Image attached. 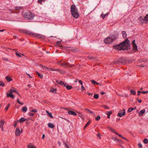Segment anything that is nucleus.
Instances as JSON below:
<instances>
[{"mask_svg":"<svg viewBox=\"0 0 148 148\" xmlns=\"http://www.w3.org/2000/svg\"><path fill=\"white\" fill-rule=\"evenodd\" d=\"M130 44L129 40L127 39L120 44L113 46V48L118 50H125L127 49L126 46Z\"/></svg>","mask_w":148,"mask_h":148,"instance_id":"obj_1","label":"nucleus"},{"mask_svg":"<svg viewBox=\"0 0 148 148\" xmlns=\"http://www.w3.org/2000/svg\"><path fill=\"white\" fill-rule=\"evenodd\" d=\"M71 12L73 16L75 18H78L79 14L77 9L75 5H72L71 7Z\"/></svg>","mask_w":148,"mask_h":148,"instance_id":"obj_2","label":"nucleus"},{"mask_svg":"<svg viewBox=\"0 0 148 148\" xmlns=\"http://www.w3.org/2000/svg\"><path fill=\"white\" fill-rule=\"evenodd\" d=\"M26 34H28L29 35L33 36L35 37H37L38 38H41L43 39H44L45 38V37L44 36L40 34L34 33L33 32L28 30H26Z\"/></svg>","mask_w":148,"mask_h":148,"instance_id":"obj_3","label":"nucleus"},{"mask_svg":"<svg viewBox=\"0 0 148 148\" xmlns=\"http://www.w3.org/2000/svg\"><path fill=\"white\" fill-rule=\"evenodd\" d=\"M34 16V15L29 11L26 12L23 14V16L25 18L29 20L32 19Z\"/></svg>","mask_w":148,"mask_h":148,"instance_id":"obj_4","label":"nucleus"},{"mask_svg":"<svg viewBox=\"0 0 148 148\" xmlns=\"http://www.w3.org/2000/svg\"><path fill=\"white\" fill-rule=\"evenodd\" d=\"M125 114V109H123V110L120 111L117 114V116L121 117H122L123 116H124Z\"/></svg>","mask_w":148,"mask_h":148,"instance_id":"obj_5","label":"nucleus"},{"mask_svg":"<svg viewBox=\"0 0 148 148\" xmlns=\"http://www.w3.org/2000/svg\"><path fill=\"white\" fill-rule=\"evenodd\" d=\"M104 41V42L106 44L111 43L113 41L110 37H108L105 38Z\"/></svg>","mask_w":148,"mask_h":148,"instance_id":"obj_6","label":"nucleus"},{"mask_svg":"<svg viewBox=\"0 0 148 148\" xmlns=\"http://www.w3.org/2000/svg\"><path fill=\"white\" fill-rule=\"evenodd\" d=\"M22 131H21L19 127H18L16 128L15 131V134L16 136H19L20 134L22 132Z\"/></svg>","mask_w":148,"mask_h":148,"instance_id":"obj_7","label":"nucleus"},{"mask_svg":"<svg viewBox=\"0 0 148 148\" xmlns=\"http://www.w3.org/2000/svg\"><path fill=\"white\" fill-rule=\"evenodd\" d=\"M135 40H134L132 41V44L133 47V49L134 50L136 51H137V46L136 44L135 43Z\"/></svg>","mask_w":148,"mask_h":148,"instance_id":"obj_8","label":"nucleus"},{"mask_svg":"<svg viewBox=\"0 0 148 148\" xmlns=\"http://www.w3.org/2000/svg\"><path fill=\"white\" fill-rule=\"evenodd\" d=\"M57 63L58 64L60 65L61 66H62L64 67V66H68V64H69V62H63V63H61L59 61H58L57 62Z\"/></svg>","mask_w":148,"mask_h":148,"instance_id":"obj_9","label":"nucleus"},{"mask_svg":"<svg viewBox=\"0 0 148 148\" xmlns=\"http://www.w3.org/2000/svg\"><path fill=\"white\" fill-rule=\"evenodd\" d=\"M118 34H116L112 35L110 37L112 39L113 41L118 37Z\"/></svg>","mask_w":148,"mask_h":148,"instance_id":"obj_10","label":"nucleus"},{"mask_svg":"<svg viewBox=\"0 0 148 148\" xmlns=\"http://www.w3.org/2000/svg\"><path fill=\"white\" fill-rule=\"evenodd\" d=\"M68 113L69 115H72L73 116H76L77 115L76 113L75 112L71 110H69Z\"/></svg>","mask_w":148,"mask_h":148,"instance_id":"obj_11","label":"nucleus"},{"mask_svg":"<svg viewBox=\"0 0 148 148\" xmlns=\"http://www.w3.org/2000/svg\"><path fill=\"white\" fill-rule=\"evenodd\" d=\"M119 62L120 64L123 63L125 62V60L123 58L121 57L119 59Z\"/></svg>","mask_w":148,"mask_h":148,"instance_id":"obj_12","label":"nucleus"},{"mask_svg":"<svg viewBox=\"0 0 148 148\" xmlns=\"http://www.w3.org/2000/svg\"><path fill=\"white\" fill-rule=\"evenodd\" d=\"M107 128L109 130L111 131L112 132L114 133V134H116V133H117L116 130L110 127H108Z\"/></svg>","mask_w":148,"mask_h":148,"instance_id":"obj_13","label":"nucleus"},{"mask_svg":"<svg viewBox=\"0 0 148 148\" xmlns=\"http://www.w3.org/2000/svg\"><path fill=\"white\" fill-rule=\"evenodd\" d=\"M13 92H16L17 94H18V95L20 96V95L18 93V92H17V91L15 90H12L11 89H10V93L12 94Z\"/></svg>","mask_w":148,"mask_h":148,"instance_id":"obj_14","label":"nucleus"},{"mask_svg":"<svg viewBox=\"0 0 148 148\" xmlns=\"http://www.w3.org/2000/svg\"><path fill=\"white\" fill-rule=\"evenodd\" d=\"M7 97H10L12 99H13L14 98V96L11 93H7Z\"/></svg>","mask_w":148,"mask_h":148,"instance_id":"obj_15","label":"nucleus"},{"mask_svg":"<svg viewBox=\"0 0 148 148\" xmlns=\"http://www.w3.org/2000/svg\"><path fill=\"white\" fill-rule=\"evenodd\" d=\"M48 126L49 128H53L54 127V125L53 123H48Z\"/></svg>","mask_w":148,"mask_h":148,"instance_id":"obj_16","label":"nucleus"},{"mask_svg":"<svg viewBox=\"0 0 148 148\" xmlns=\"http://www.w3.org/2000/svg\"><path fill=\"white\" fill-rule=\"evenodd\" d=\"M122 34L123 35V37L124 39L126 38H127V34L126 32L125 31H123L122 32Z\"/></svg>","mask_w":148,"mask_h":148,"instance_id":"obj_17","label":"nucleus"},{"mask_svg":"<svg viewBox=\"0 0 148 148\" xmlns=\"http://www.w3.org/2000/svg\"><path fill=\"white\" fill-rule=\"evenodd\" d=\"M27 110V108L26 106H24L22 108V111L23 112H25Z\"/></svg>","mask_w":148,"mask_h":148,"instance_id":"obj_18","label":"nucleus"},{"mask_svg":"<svg viewBox=\"0 0 148 148\" xmlns=\"http://www.w3.org/2000/svg\"><path fill=\"white\" fill-rule=\"evenodd\" d=\"M26 119H25L24 117H22L19 120H18V122H19V123H21L22 122L25 121L26 120Z\"/></svg>","mask_w":148,"mask_h":148,"instance_id":"obj_19","label":"nucleus"},{"mask_svg":"<svg viewBox=\"0 0 148 148\" xmlns=\"http://www.w3.org/2000/svg\"><path fill=\"white\" fill-rule=\"evenodd\" d=\"M112 111H107L106 113V114L108 115V118L110 119V115L112 114Z\"/></svg>","mask_w":148,"mask_h":148,"instance_id":"obj_20","label":"nucleus"},{"mask_svg":"<svg viewBox=\"0 0 148 148\" xmlns=\"http://www.w3.org/2000/svg\"><path fill=\"white\" fill-rule=\"evenodd\" d=\"M91 82L94 84H97L98 85H99L100 86L101 85V84L93 80H91Z\"/></svg>","mask_w":148,"mask_h":148,"instance_id":"obj_21","label":"nucleus"},{"mask_svg":"<svg viewBox=\"0 0 148 148\" xmlns=\"http://www.w3.org/2000/svg\"><path fill=\"white\" fill-rule=\"evenodd\" d=\"M64 87H66V88L68 90H70L72 88V86H71L68 85L67 84L66 85V86H64Z\"/></svg>","mask_w":148,"mask_h":148,"instance_id":"obj_22","label":"nucleus"},{"mask_svg":"<svg viewBox=\"0 0 148 148\" xmlns=\"http://www.w3.org/2000/svg\"><path fill=\"white\" fill-rule=\"evenodd\" d=\"M59 84L61 85H63L64 86H66V83H64V82L62 81H60L59 83Z\"/></svg>","mask_w":148,"mask_h":148,"instance_id":"obj_23","label":"nucleus"},{"mask_svg":"<svg viewBox=\"0 0 148 148\" xmlns=\"http://www.w3.org/2000/svg\"><path fill=\"white\" fill-rule=\"evenodd\" d=\"M27 147L28 148H36L34 145H32L31 144L28 145L27 146Z\"/></svg>","mask_w":148,"mask_h":148,"instance_id":"obj_24","label":"nucleus"},{"mask_svg":"<svg viewBox=\"0 0 148 148\" xmlns=\"http://www.w3.org/2000/svg\"><path fill=\"white\" fill-rule=\"evenodd\" d=\"M57 91V89H54L53 88H52L51 89V90L50 91V92H51L52 93H56V92Z\"/></svg>","mask_w":148,"mask_h":148,"instance_id":"obj_25","label":"nucleus"},{"mask_svg":"<svg viewBox=\"0 0 148 148\" xmlns=\"http://www.w3.org/2000/svg\"><path fill=\"white\" fill-rule=\"evenodd\" d=\"M148 21V14H147L144 18V20H143V23H145V21Z\"/></svg>","mask_w":148,"mask_h":148,"instance_id":"obj_26","label":"nucleus"},{"mask_svg":"<svg viewBox=\"0 0 148 148\" xmlns=\"http://www.w3.org/2000/svg\"><path fill=\"white\" fill-rule=\"evenodd\" d=\"M91 121H89L85 125L84 127V128L85 129L86 127H88L90 124Z\"/></svg>","mask_w":148,"mask_h":148,"instance_id":"obj_27","label":"nucleus"},{"mask_svg":"<svg viewBox=\"0 0 148 148\" xmlns=\"http://www.w3.org/2000/svg\"><path fill=\"white\" fill-rule=\"evenodd\" d=\"M145 109L142 110H141L139 113V115H140L141 114H143L145 113Z\"/></svg>","mask_w":148,"mask_h":148,"instance_id":"obj_28","label":"nucleus"},{"mask_svg":"<svg viewBox=\"0 0 148 148\" xmlns=\"http://www.w3.org/2000/svg\"><path fill=\"white\" fill-rule=\"evenodd\" d=\"M5 79L8 82H10L12 80V79L10 77H9L8 76H7L5 77Z\"/></svg>","mask_w":148,"mask_h":148,"instance_id":"obj_29","label":"nucleus"},{"mask_svg":"<svg viewBox=\"0 0 148 148\" xmlns=\"http://www.w3.org/2000/svg\"><path fill=\"white\" fill-rule=\"evenodd\" d=\"M4 124V122L3 120L0 121V127H3V125Z\"/></svg>","mask_w":148,"mask_h":148,"instance_id":"obj_30","label":"nucleus"},{"mask_svg":"<svg viewBox=\"0 0 148 148\" xmlns=\"http://www.w3.org/2000/svg\"><path fill=\"white\" fill-rule=\"evenodd\" d=\"M130 92L131 93V94L132 95H135L136 93V92L133 90H131Z\"/></svg>","mask_w":148,"mask_h":148,"instance_id":"obj_31","label":"nucleus"},{"mask_svg":"<svg viewBox=\"0 0 148 148\" xmlns=\"http://www.w3.org/2000/svg\"><path fill=\"white\" fill-rule=\"evenodd\" d=\"M107 14H106L104 15L103 13L101 14V17L103 19H104L106 17Z\"/></svg>","mask_w":148,"mask_h":148,"instance_id":"obj_32","label":"nucleus"},{"mask_svg":"<svg viewBox=\"0 0 148 148\" xmlns=\"http://www.w3.org/2000/svg\"><path fill=\"white\" fill-rule=\"evenodd\" d=\"M58 72L63 74H64L65 73V71L63 70H60L59 69Z\"/></svg>","mask_w":148,"mask_h":148,"instance_id":"obj_33","label":"nucleus"},{"mask_svg":"<svg viewBox=\"0 0 148 148\" xmlns=\"http://www.w3.org/2000/svg\"><path fill=\"white\" fill-rule=\"evenodd\" d=\"M18 120H17L16 121H14V127H16L17 125V123H18Z\"/></svg>","mask_w":148,"mask_h":148,"instance_id":"obj_34","label":"nucleus"},{"mask_svg":"<svg viewBox=\"0 0 148 148\" xmlns=\"http://www.w3.org/2000/svg\"><path fill=\"white\" fill-rule=\"evenodd\" d=\"M46 112L49 114V116L51 117V118H53V116H52V114L51 113H49L48 112L47 110L46 111Z\"/></svg>","mask_w":148,"mask_h":148,"instance_id":"obj_35","label":"nucleus"},{"mask_svg":"<svg viewBox=\"0 0 148 148\" xmlns=\"http://www.w3.org/2000/svg\"><path fill=\"white\" fill-rule=\"evenodd\" d=\"M85 110L87 111H88V112H89V113H93V112L92 111L88 109L87 108H86L85 109Z\"/></svg>","mask_w":148,"mask_h":148,"instance_id":"obj_36","label":"nucleus"},{"mask_svg":"<svg viewBox=\"0 0 148 148\" xmlns=\"http://www.w3.org/2000/svg\"><path fill=\"white\" fill-rule=\"evenodd\" d=\"M114 64H120L119 62V59L116 61H115L113 62Z\"/></svg>","mask_w":148,"mask_h":148,"instance_id":"obj_37","label":"nucleus"},{"mask_svg":"<svg viewBox=\"0 0 148 148\" xmlns=\"http://www.w3.org/2000/svg\"><path fill=\"white\" fill-rule=\"evenodd\" d=\"M36 73L39 77L40 78H42L43 75H42L37 72H36Z\"/></svg>","mask_w":148,"mask_h":148,"instance_id":"obj_38","label":"nucleus"},{"mask_svg":"<svg viewBox=\"0 0 148 148\" xmlns=\"http://www.w3.org/2000/svg\"><path fill=\"white\" fill-rule=\"evenodd\" d=\"M143 142L145 144H147L148 143V140L147 138H145L143 140Z\"/></svg>","mask_w":148,"mask_h":148,"instance_id":"obj_39","label":"nucleus"},{"mask_svg":"<svg viewBox=\"0 0 148 148\" xmlns=\"http://www.w3.org/2000/svg\"><path fill=\"white\" fill-rule=\"evenodd\" d=\"M133 110V108H129L128 110H127V112H131Z\"/></svg>","mask_w":148,"mask_h":148,"instance_id":"obj_40","label":"nucleus"},{"mask_svg":"<svg viewBox=\"0 0 148 148\" xmlns=\"http://www.w3.org/2000/svg\"><path fill=\"white\" fill-rule=\"evenodd\" d=\"M40 67L42 68V67L43 68V69H45L46 70H48V68L47 67H46L45 66H43L42 65H41L40 66Z\"/></svg>","mask_w":148,"mask_h":148,"instance_id":"obj_41","label":"nucleus"},{"mask_svg":"<svg viewBox=\"0 0 148 148\" xmlns=\"http://www.w3.org/2000/svg\"><path fill=\"white\" fill-rule=\"evenodd\" d=\"M94 97L96 99L98 98L99 95L97 94H95L94 95Z\"/></svg>","mask_w":148,"mask_h":148,"instance_id":"obj_42","label":"nucleus"},{"mask_svg":"<svg viewBox=\"0 0 148 148\" xmlns=\"http://www.w3.org/2000/svg\"><path fill=\"white\" fill-rule=\"evenodd\" d=\"M4 83L2 81H0V86H4Z\"/></svg>","mask_w":148,"mask_h":148,"instance_id":"obj_43","label":"nucleus"},{"mask_svg":"<svg viewBox=\"0 0 148 148\" xmlns=\"http://www.w3.org/2000/svg\"><path fill=\"white\" fill-rule=\"evenodd\" d=\"M19 54H21L20 53H18V52H16V55L18 57H21V56Z\"/></svg>","mask_w":148,"mask_h":148,"instance_id":"obj_44","label":"nucleus"},{"mask_svg":"<svg viewBox=\"0 0 148 148\" xmlns=\"http://www.w3.org/2000/svg\"><path fill=\"white\" fill-rule=\"evenodd\" d=\"M139 19L140 20V21H141V20H142L143 21H142L141 22L142 23H143V20H144V19L142 16H140L139 18Z\"/></svg>","mask_w":148,"mask_h":148,"instance_id":"obj_45","label":"nucleus"},{"mask_svg":"<svg viewBox=\"0 0 148 148\" xmlns=\"http://www.w3.org/2000/svg\"><path fill=\"white\" fill-rule=\"evenodd\" d=\"M103 107L106 109H109V107L108 106L106 105H103Z\"/></svg>","mask_w":148,"mask_h":148,"instance_id":"obj_46","label":"nucleus"},{"mask_svg":"<svg viewBox=\"0 0 148 148\" xmlns=\"http://www.w3.org/2000/svg\"><path fill=\"white\" fill-rule=\"evenodd\" d=\"M20 31L21 32L23 33H25L26 34V30H24V29H21L20 30Z\"/></svg>","mask_w":148,"mask_h":148,"instance_id":"obj_47","label":"nucleus"},{"mask_svg":"<svg viewBox=\"0 0 148 148\" xmlns=\"http://www.w3.org/2000/svg\"><path fill=\"white\" fill-rule=\"evenodd\" d=\"M10 104H8V105L7 106H6V107H5V110L6 111H7L9 108V107H10Z\"/></svg>","mask_w":148,"mask_h":148,"instance_id":"obj_48","label":"nucleus"},{"mask_svg":"<svg viewBox=\"0 0 148 148\" xmlns=\"http://www.w3.org/2000/svg\"><path fill=\"white\" fill-rule=\"evenodd\" d=\"M100 119V116H98L97 117L95 118V119L97 121L99 120Z\"/></svg>","mask_w":148,"mask_h":148,"instance_id":"obj_49","label":"nucleus"},{"mask_svg":"<svg viewBox=\"0 0 148 148\" xmlns=\"http://www.w3.org/2000/svg\"><path fill=\"white\" fill-rule=\"evenodd\" d=\"M21 8V7H19V6L16 7L15 8V9L16 10H19Z\"/></svg>","mask_w":148,"mask_h":148,"instance_id":"obj_50","label":"nucleus"},{"mask_svg":"<svg viewBox=\"0 0 148 148\" xmlns=\"http://www.w3.org/2000/svg\"><path fill=\"white\" fill-rule=\"evenodd\" d=\"M88 58L90 59H94L95 58H93L91 56H88Z\"/></svg>","mask_w":148,"mask_h":148,"instance_id":"obj_51","label":"nucleus"},{"mask_svg":"<svg viewBox=\"0 0 148 148\" xmlns=\"http://www.w3.org/2000/svg\"><path fill=\"white\" fill-rule=\"evenodd\" d=\"M31 112H37V110L36 109H33L31 111Z\"/></svg>","mask_w":148,"mask_h":148,"instance_id":"obj_52","label":"nucleus"},{"mask_svg":"<svg viewBox=\"0 0 148 148\" xmlns=\"http://www.w3.org/2000/svg\"><path fill=\"white\" fill-rule=\"evenodd\" d=\"M138 146L140 147V148H141L142 147V145L141 144V143H139L138 144Z\"/></svg>","mask_w":148,"mask_h":148,"instance_id":"obj_53","label":"nucleus"},{"mask_svg":"<svg viewBox=\"0 0 148 148\" xmlns=\"http://www.w3.org/2000/svg\"><path fill=\"white\" fill-rule=\"evenodd\" d=\"M116 134L118 135L120 137H121V138H122V137H123V136H122L121 135L119 134L118 133H117H117H116Z\"/></svg>","mask_w":148,"mask_h":148,"instance_id":"obj_54","label":"nucleus"},{"mask_svg":"<svg viewBox=\"0 0 148 148\" xmlns=\"http://www.w3.org/2000/svg\"><path fill=\"white\" fill-rule=\"evenodd\" d=\"M81 88H82V91H83L85 90V88L82 85L81 86Z\"/></svg>","mask_w":148,"mask_h":148,"instance_id":"obj_55","label":"nucleus"},{"mask_svg":"<svg viewBox=\"0 0 148 148\" xmlns=\"http://www.w3.org/2000/svg\"><path fill=\"white\" fill-rule=\"evenodd\" d=\"M79 82L81 86L83 85V82L81 80H79Z\"/></svg>","mask_w":148,"mask_h":148,"instance_id":"obj_56","label":"nucleus"},{"mask_svg":"<svg viewBox=\"0 0 148 148\" xmlns=\"http://www.w3.org/2000/svg\"><path fill=\"white\" fill-rule=\"evenodd\" d=\"M3 60H5V61H8V60L7 58H3Z\"/></svg>","mask_w":148,"mask_h":148,"instance_id":"obj_57","label":"nucleus"},{"mask_svg":"<svg viewBox=\"0 0 148 148\" xmlns=\"http://www.w3.org/2000/svg\"><path fill=\"white\" fill-rule=\"evenodd\" d=\"M50 70H51V71H58V72L59 69H51Z\"/></svg>","mask_w":148,"mask_h":148,"instance_id":"obj_58","label":"nucleus"},{"mask_svg":"<svg viewBox=\"0 0 148 148\" xmlns=\"http://www.w3.org/2000/svg\"><path fill=\"white\" fill-rule=\"evenodd\" d=\"M97 136L99 137V138L100 139L101 138V135L100 134H99V133L97 134Z\"/></svg>","mask_w":148,"mask_h":148,"instance_id":"obj_59","label":"nucleus"},{"mask_svg":"<svg viewBox=\"0 0 148 148\" xmlns=\"http://www.w3.org/2000/svg\"><path fill=\"white\" fill-rule=\"evenodd\" d=\"M141 92L140 91V90H139L138 91V94H137V95H138L139 96L140 95V93H141Z\"/></svg>","mask_w":148,"mask_h":148,"instance_id":"obj_60","label":"nucleus"},{"mask_svg":"<svg viewBox=\"0 0 148 148\" xmlns=\"http://www.w3.org/2000/svg\"><path fill=\"white\" fill-rule=\"evenodd\" d=\"M29 115L31 116H32L34 115V114L30 113L29 114Z\"/></svg>","mask_w":148,"mask_h":148,"instance_id":"obj_61","label":"nucleus"},{"mask_svg":"<svg viewBox=\"0 0 148 148\" xmlns=\"http://www.w3.org/2000/svg\"><path fill=\"white\" fill-rule=\"evenodd\" d=\"M114 139L116 142H119V139L116 138H114Z\"/></svg>","mask_w":148,"mask_h":148,"instance_id":"obj_62","label":"nucleus"},{"mask_svg":"<svg viewBox=\"0 0 148 148\" xmlns=\"http://www.w3.org/2000/svg\"><path fill=\"white\" fill-rule=\"evenodd\" d=\"M137 100H138V102L139 103H141L142 102V101L141 100H140V99H139L138 98H137Z\"/></svg>","mask_w":148,"mask_h":148,"instance_id":"obj_63","label":"nucleus"},{"mask_svg":"<svg viewBox=\"0 0 148 148\" xmlns=\"http://www.w3.org/2000/svg\"><path fill=\"white\" fill-rule=\"evenodd\" d=\"M17 102L19 104L20 103V101H19V99H17Z\"/></svg>","mask_w":148,"mask_h":148,"instance_id":"obj_64","label":"nucleus"}]
</instances>
